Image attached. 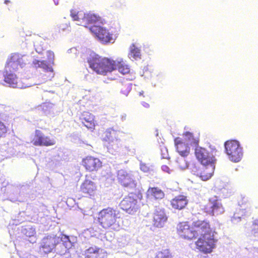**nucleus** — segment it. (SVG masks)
I'll use <instances>...</instances> for the list:
<instances>
[{
	"label": "nucleus",
	"instance_id": "obj_33",
	"mask_svg": "<svg viewBox=\"0 0 258 258\" xmlns=\"http://www.w3.org/2000/svg\"><path fill=\"white\" fill-rule=\"evenodd\" d=\"M84 12H78L77 13H73L72 12L71 16L75 21H81L83 20Z\"/></svg>",
	"mask_w": 258,
	"mask_h": 258
},
{
	"label": "nucleus",
	"instance_id": "obj_1",
	"mask_svg": "<svg viewBox=\"0 0 258 258\" xmlns=\"http://www.w3.org/2000/svg\"><path fill=\"white\" fill-rule=\"evenodd\" d=\"M209 221L198 219L190 225L188 222H179L176 226V232L180 237L187 240L196 239L199 234L210 231Z\"/></svg>",
	"mask_w": 258,
	"mask_h": 258
},
{
	"label": "nucleus",
	"instance_id": "obj_36",
	"mask_svg": "<svg viewBox=\"0 0 258 258\" xmlns=\"http://www.w3.org/2000/svg\"><path fill=\"white\" fill-rule=\"evenodd\" d=\"M40 108L42 111L46 113L50 111L51 106L47 103H43L40 105Z\"/></svg>",
	"mask_w": 258,
	"mask_h": 258
},
{
	"label": "nucleus",
	"instance_id": "obj_2",
	"mask_svg": "<svg viewBox=\"0 0 258 258\" xmlns=\"http://www.w3.org/2000/svg\"><path fill=\"white\" fill-rule=\"evenodd\" d=\"M89 68L96 74L106 75L113 71L114 60L102 57L95 53H91L87 58Z\"/></svg>",
	"mask_w": 258,
	"mask_h": 258
},
{
	"label": "nucleus",
	"instance_id": "obj_14",
	"mask_svg": "<svg viewBox=\"0 0 258 258\" xmlns=\"http://www.w3.org/2000/svg\"><path fill=\"white\" fill-rule=\"evenodd\" d=\"M32 142L33 144L35 146L46 147L53 146L56 143L54 138H51L49 136H44L39 130H36L35 137Z\"/></svg>",
	"mask_w": 258,
	"mask_h": 258
},
{
	"label": "nucleus",
	"instance_id": "obj_27",
	"mask_svg": "<svg viewBox=\"0 0 258 258\" xmlns=\"http://www.w3.org/2000/svg\"><path fill=\"white\" fill-rule=\"evenodd\" d=\"M147 192L148 195L154 197L156 199H162L164 197L163 191L157 187H150Z\"/></svg>",
	"mask_w": 258,
	"mask_h": 258
},
{
	"label": "nucleus",
	"instance_id": "obj_44",
	"mask_svg": "<svg viewBox=\"0 0 258 258\" xmlns=\"http://www.w3.org/2000/svg\"><path fill=\"white\" fill-rule=\"evenodd\" d=\"M142 105L144 107H145L146 108H148L150 107V105L148 103H146L145 102H143L142 103Z\"/></svg>",
	"mask_w": 258,
	"mask_h": 258
},
{
	"label": "nucleus",
	"instance_id": "obj_30",
	"mask_svg": "<svg viewBox=\"0 0 258 258\" xmlns=\"http://www.w3.org/2000/svg\"><path fill=\"white\" fill-rule=\"evenodd\" d=\"M8 229L11 238L12 239H15L16 237V224L15 223V220H13L11 222H10L9 225L8 226Z\"/></svg>",
	"mask_w": 258,
	"mask_h": 258
},
{
	"label": "nucleus",
	"instance_id": "obj_19",
	"mask_svg": "<svg viewBox=\"0 0 258 258\" xmlns=\"http://www.w3.org/2000/svg\"><path fill=\"white\" fill-rule=\"evenodd\" d=\"M214 169V164L203 165L198 169L196 175L199 176L202 180H207L210 179L213 175Z\"/></svg>",
	"mask_w": 258,
	"mask_h": 258
},
{
	"label": "nucleus",
	"instance_id": "obj_29",
	"mask_svg": "<svg viewBox=\"0 0 258 258\" xmlns=\"http://www.w3.org/2000/svg\"><path fill=\"white\" fill-rule=\"evenodd\" d=\"M104 134L105 137L104 139L107 142H113L114 140L115 139L116 132L113 130L108 129L105 131Z\"/></svg>",
	"mask_w": 258,
	"mask_h": 258
},
{
	"label": "nucleus",
	"instance_id": "obj_34",
	"mask_svg": "<svg viewBox=\"0 0 258 258\" xmlns=\"http://www.w3.org/2000/svg\"><path fill=\"white\" fill-rule=\"evenodd\" d=\"M47 62L50 64H54V54L53 52L49 50L47 52Z\"/></svg>",
	"mask_w": 258,
	"mask_h": 258
},
{
	"label": "nucleus",
	"instance_id": "obj_6",
	"mask_svg": "<svg viewBox=\"0 0 258 258\" xmlns=\"http://www.w3.org/2000/svg\"><path fill=\"white\" fill-rule=\"evenodd\" d=\"M117 215L116 210L113 208H104L99 212L97 221L103 228L109 229L115 224Z\"/></svg>",
	"mask_w": 258,
	"mask_h": 258
},
{
	"label": "nucleus",
	"instance_id": "obj_23",
	"mask_svg": "<svg viewBox=\"0 0 258 258\" xmlns=\"http://www.w3.org/2000/svg\"><path fill=\"white\" fill-rule=\"evenodd\" d=\"M115 66L113 71L117 69L118 72L123 75L128 74L130 73L129 67L125 64L122 58L114 60Z\"/></svg>",
	"mask_w": 258,
	"mask_h": 258
},
{
	"label": "nucleus",
	"instance_id": "obj_35",
	"mask_svg": "<svg viewBox=\"0 0 258 258\" xmlns=\"http://www.w3.org/2000/svg\"><path fill=\"white\" fill-rule=\"evenodd\" d=\"M177 162L178 164V166L181 169H185L188 167L187 163L183 158H178Z\"/></svg>",
	"mask_w": 258,
	"mask_h": 258
},
{
	"label": "nucleus",
	"instance_id": "obj_24",
	"mask_svg": "<svg viewBox=\"0 0 258 258\" xmlns=\"http://www.w3.org/2000/svg\"><path fill=\"white\" fill-rule=\"evenodd\" d=\"M183 142L191 145L197 146L199 144V140L195 138L193 134L189 132H185L182 134Z\"/></svg>",
	"mask_w": 258,
	"mask_h": 258
},
{
	"label": "nucleus",
	"instance_id": "obj_43",
	"mask_svg": "<svg viewBox=\"0 0 258 258\" xmlns=\"http://www.w3.org/2000/svg\"><path fill=\"white\" fill-rule=\"evenodd\" d=\"M12 245H14V249L13 250H11L10 252H14L16 251V244H15L14 240H13Z\"/></svg>",
	"mask_w": 258,
	"mask_h": 258
},
{
	"label": "nucleus",
	"instance_id": "obj_16",
	"mask_svg": "<svg viewBox=\"0 0 258 258\" xmlns=\"http://www.w3.org/2000/svg\"><path fill=\"white\" fill-rule=\"evenodd\" d=\"M168 220V216L163 209H156L153 214V225L155 227H163Z\"/></svg>",
	"mask_w": 258,
	"mask_h": 258
},
{
	"label": "nucleus",
	"instance_id": "obj_22",
	"mask_svg": "<svg viewBox=\"0 0 258 258\" xmlns=\"http://www.w3.org/2000/svg\"><path fill=\"white\" fill-rule=\"evenodd\" d=\"M100 17L96 15L91 13L85 14L84 13L82 21L80 24L85 27H87V25L93 24L100 21Z\"/></svg>",
	"mask_w": 258,
	"mask_h": 258
},
{
	"label": "nucleus",
	"instance_id": "obj_18",
	"mask_svg": "<svg viewBox=\"0 0 258 258\" xmlns=\"http://www.w3.org/2000/svg\"><path fill=\"white\" fill-rule=\"evenodd\" d=\"M84 255V258H106V252L101 248L92 246L85 250Z\"/></svg>",
	"mask_w": 258,
	"mask_h": 258
},
{
	"label": "nucleus",
	"instance_id": "obj_28",
	"mask_svg": "<svg viewBox=\"0 0 258 258\" xmlns=\"http://www.w3.org/2000/svg\"><path fill=\"white\" fill-rule=\"evenodd\" d=\"M173 255L171 251L168 249H163L158 251L155 256V258H173Z\"/></svg>",
	"mask_w": 258,
	"mask_h": 258
},
{
	"label": "nucleus",
	"instance_id": "obj_10",
	"mask_svg": "<svg viewBox=\"0 0 258 258\" xmlns=\"http://www.w3.org/2000/svg\"><path fill=\"white\" fill-rule=\"evenodd\" d=\"M58 243V238L55 235H47L43 237L39 248V252L43 254L51 252Z\"/></svg>",
	"mask_w": 258,
	"mask_h": 258
},
{
	"label": "nucleus",
	"instance_id": "obj_47",
	"mask_svg": "<svg viewBox=\"0 0 258 258\" xmlns=\"http://www.w3.org/2000/svg\"><path fill=\"white\" fill-rule=\"evenodd\" d=\"M10 2V1H9V0H5V3L6 4H8V3H9Z\"/></svg>",
	"mask_w": 258,
	"mask_h": 258
},
{
	"label": "nucleus",
	"instance_id": "obj_4",
	"mask_svg": "<svg viewBox=\"0 0 258 258\" xmlns=\"http://www.w3.org/2000/svg\"><path fill=\"white\" fill-rule=\"evenodd\" d=\"M143 198V195L139 190L130 192L120 202V208L126 213L133 215L137 212L140 208L139 203Z\"/></svg>",
	"mask_w": 258,
	"mask_h": 258
},
{
	"label": "nucleus",
	"instance_id": "obj_38",
	"mask_svg": "<svg viewBox=\"0 0 258 258\" xmlns=\"http://www.w3.org/2000/svg\"><path fill=\"white\" fill-rule=\"evenodd\" d=\"M251 229L254 233H255V231L258 230V219H256L253 221L251 226Z\"/></svg>",
	"mask_w": 258,
	"mask_h": 258
},
{
	"label": "nucleus",
	"instance_id": "obj_21",
	"mask_svg": "<svg viewBox=\"0 0 258 258\" xmlns=\"http://www.w3.org/2000/svg\"><path fill=\"white\" fill-rule=\"evenodd\" d=\"M188 204L186 197L183 195H178L170 201L172 208L175 210H180L185 208Z\"/></svg>",
	"mask_w": 258,
	"mask_h": 258
},
{
	"label": "nucleus",
	"instance_id": "obj_48",
	"mask_svg": "<svg viewBox=\"0 0 258 258\" xmlns=\"http://www.w3.org/2000/svg\"><path fill=\"white\" fill-rule=\"evenodd\" d=\"M134 78H135L134 76H132V77L131 78L129 79V80H133L134 79Z\"/></svg>",
	"mask_w": 258,
	"mask_h": 258
},
{
	"label": "nucleus",
	"instance_id": "obj_25",
	"mask_svg": "<svg viewBox=\"0 0 258 258\" xmlns=\"http://www.w3.org/2000/svg\"><path fill=\"white\" fill-rule=\"evenodd\" d=\"M32 64L36 68H40L46 71H53L52 67L50 66V64L45 60L34 59L32 62Z\"/></svg>",
	"mask_w": 258,
	"mask_h": 258
},
{
	"label": "nucleus",
	"instance_id": "obj_31",
	"mask_svg": "<svg viewBox=\"0 0 258 258\" xmlns=\"http://www.w3.org/2000/svg\"><path fill=\"white\" fill-rule=\"evenodd\" d=\"M29 61V56L26 55H23L19 56L17 58V64L21 68L25 66Z\"/></svg>",
	"mask_w": 258,
	"mask_h": 258
},
{
	"label": "nucleus",
	"instance_id": "obj_40",
	"mask_svg": "<svg viewBox=\"0 0 258 258\" xmlns=\"http://www.w3.org/2000/svg\"><path fill=\"white\" fill-rule=\"evenodd\" d=\"M247 202V198H243L241 201L239 202V205L242 206H244L246 204Z\"/></svg>",
	"mask_w": 258,
	"mask_h": 258
},
{
	"label": "nucleus",
	"instance_id": "obj_45",
	"mask_svg": "<svg viewBox=\"0 0 258 258\" xmlns=\"http://www.w3.org/2000/svg\"><path fill=\"white\" fill-rule=\"evenodd\" d=\"M121 92L122 93V94L126 96L129 92V90H126L125 92H123L122 91H121Z\"/></svg>",
	"mask_w": 258,
	"mask_h": 258
},
{
	"label": "nucleus",
	"instance_id": "obj_20",
	"mask_svg": "<svg viewBox=\"0 0 258 258\" xmlns=\"http://www.w3.org/2000/svg\"><path fill=\"white\" fill-rule=\"evenodd\" d=\"M174 141L176 150L179 154L183 157H187L190 152L188 144L183 142V140L180 137L175 138Z\"/></svg>",
	"mask_w": 258,
	"mask_h": 258
},
{
	"label": "nucleus",
	"instance_id": "obj_9",
	"mask_svg": "<svg viewBox=\"0 0 258 258\" xmlns=\"http://www.w3.org/2000/svg\"><path fill=\"white\" fill-rule=\"evenodd\" d=\"M203 210L211 216L218 215L224 212L223 206L216 196L209 198L208 202L204 206Z\"/></svg>",
	"mask_w": 258,
	"mask_h": 258
},
{
	"label": "nucleus",
	"instance_id": "obj_39",
	"mask_svg": "<svg viewBox=\"0 0 258 258\" xmlns=\"http://www.w3.org/2000/svg\"><path fill=\"white\" fill-rule=\"evenodd\" d=\"M161 168L163 171L166 172L168 173H170L171 172V170L170 169L169 167L166 165L162 166Z\"/></svg>",
	"mask_w": 258,
	"mask_h": 258
},
{
	"label": "nucleus",
	"instance_id": "obj_41",
	"mask_svg": "<svg viewBox=\"0 0 258 258\" xmlns=\"http://www.w3.org/2000/svg\"><path fill=\"white\" fill-rule=\"evenodd\" d=\"M141 169L144 172H146L149 170V168L145 164L141 165Z\"/></svg>",
	"mask_w": 258,
	"mask_h": 258
},
{
	"label": "nucleus",
	"instance_id": "obj_42",
	"mask_svg": "<svg viewBox=\"0 0 258 258\" xmlns=\"http://www.w3.org/2000/svg\"><path fill=\"white\" fill-rule=\"evenodd\" d=\"M122 6V3L120 2V1H116L114 4H113V6L115 7V8H119V7H121Z\"/></svg>",
	"mask_w": 258,
	"mask_h": 258
},
{
	"label": "nucleus",
	"instance_id": "obj_17",
	"mask_svg": "<svg viewBox=\"0 0 258 258\" xmlns=\"http://www.w3.org/2000/svg\"><path fill=\"white\" fill-rule=\"evenodd\" d=\"M79 120L87 128L94 130L96 123L95 116L89 111H84L79 116Z\"/></svg>",
	"mask_w": 258,
	"mask_h": 258
},
{
	"label": "nucleus",
	"instance_id": "obj_7",
	"mask_svg": "<svg viewBox=\"0 0 258 258\" xmlns=\"http://www.w3.org/2000/svg\"><path fill=\"white\" fill-rule=\"evenodd\" d=\"M224 146L228 158L234 162H239L243 156L242 148L238 141L234 140L227 141Z\"/></svg>",
	"mask_w": 258,
	"mask_h": 258
},
{
	"label": "nucleus",
	"instance_id": "obj_37",
	"mask_svg": "<svg viewBox=\"0 0 258 258\" xmlns=\"http://www.w3.org/2000/svg\"><path fill=\"white\" fill-rule=\"evenodd\" d=\"M7 132V128L4 124L0 121V137H2Z\"/></svg>",
	"mask_w": 258,
	"mask_h": 258
},
{
	"label": "nucleus",
	"instance_id": "obj_26",
	"mask_svg": "<svg viewBox=\"0 0 258 258\" xmlns=\"http://www.w3.org/2000/svg\"><path fill=\"white\" fill-rule=\"evenodd\" d=\"M128 55L130 58L137 60L141 58V53L140 48L137 47L135 44H132L130 47Z\"/></svg>",
	"mask_w": 258,
	"mask_h": 258
},
{
	"label": "nucleus",
	"instance_id": "obj_15",
	"mask_svg": "<svg viewBox=\"0 0 258 258\" xmlns=\"http://www.w3.org/2000/svg\"><path fill=\"white\" fill-rule=\"evenodd\" d=\"M117 180L118 182L125 187L137 186V183L133 175L124 170H120L118 171Z\"/></svg>",
	"mask_w": 258,
	"mask_h": 258
},
{
	"label": "nucleus",
	"instance_id": "obj_46",
	"mask_svg": "<svg viewBox=\"0 0 258 258\" xmlns=\"http://www.w3.org/2000/svg\"><path fill=\"white\" fill-rule=\"evenodd\" d=\"M35 49H36V51H37L38 53H41V51L39 50V47H38V46L36 47V48H35Z\"/></svg>",
	"mask_w": 258,
	"mask_h": 258
},
{
	"label": "nucleus",
	"instance_id": "obj_5",
	"mask_svg": "<svg viewBox=\"0 0 258 258\" xmlns=\"http://www.w3.org/2000/svg\"><path fill=\"white\" fill-rule=\"evenodd\" d=\"M16 56L12 53L10 58L8 59L5 67V72L3 73L0 71V81L4 78L5 82L9 85L10 87L15 88L16 87Z\"/></svg>",
	"mask_w": 258,
	"mask_h": 258
},
{
	"label": "nucleus",
	"instance_id": "obj_32",
	"mask_svg": "<svg viewBox=\"0 0 258 258\" xmlns=\"http://www.w3.org/2000/svg\"><path fill=\"white\" fill-rule=\"evenodd\" d=\"M23 232L26 236L28 237H33L36 234L35 229L30 227L25 228L23 230Z\"/></svg>",
	"mask_w": 258,
	"mask_h": 258
},
{
	"label": "nucleus",
	"instance_id": "obj_12",
	"mask_svg": "<svg viewBox=\"0 0 258 258\" xmlns=\"http://www.w3.org/2000/svg\"><path fill=\"white\" fill-rule=\"evenodd\" d=\"M195 155L202 165L214 164L215 163V158L214 156L205 148H197L195 150Z\"/></svg>",
	"mask_w": 258,
	"mask_h": 258
},
{
	"label": "nucleus",
	"instance_id": "obj_11",
	"mask_svg": "<svg viewBox=\"0 0 258 258\" xmlns=\"http://www.w3.org/2000/svg\"><path fill=\"white\" fill-rule=\"evenodd\" d=\"M82 165L88 172H97L102 167V162L97 157L87 156L82 159Z\"/></svg>",
	"mask_w": 258,
	"mask_h": 258
},
{
	"label": "nucleus",
	"instance_id": "obj_13",
	"mask_svg": "<svg viewBox=\"0 0 258 258\" xmlns=\"http://www.w3.org/2000/svg\"><path fill=\"white\" fill-rule=\"evenodd\" d=\"M96 184L90 179H85L80 185V191L85 197L92 198L96 193Z\"/></svg>",
	"mask_w": 258,
	"mask_h": 258
},
{
	"label": "nucleus",
	"instance_id": "obj_8",
	"mask_svg": "<svg viewBox=\"0 0 258 258\" xmlns=\"http://www.w3.org/2000/svg\"><path fill=\"white\" fill-rule=\"evenodd\" d=\"M89 30L102 44L113 42L115 40L113 34L105 27L94 25L89 27Z\"/></svg>",
	"mask_w": 258,
	"mask_h": 258
},
{
	"label": "nucleus",
	"instance_id": "obj_3",
	"mask_svg": "<svg viewBox=\"0 0 258 258\" xmlns=\"http://www.w3.org/2000/svg\"><path fill=\"white\" fill-rule=\"evenodd\" d=\"M210 231L208 232L199 234L195 241V247L200 252L203 254L211 253L216 247L217 240L214 237L215 229L212 227L209 222Z\"/></svg>",
	"mask_w": 258,
	"mask_h": 258
}]
</instances>
